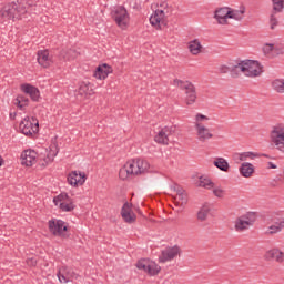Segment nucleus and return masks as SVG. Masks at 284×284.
Wrapping results in <instances>:
<instances>
[{
    "mask_svg": "<svg viewBox=\"0 0 284 284\" xmlns=\"http://www.w3.org/2000/svg\"><path fill=\"white\" fill-rule=\"evenodd\" d=\"M245 17V7L242 6L240 9L229 8V19H234V21H243Z\"/></svg>",
    "mask_w": 284,
    "mask_h": 284,
    "instance_id": "obj_28",
    "label": "nucleus"
},
{
    "mask_svg": "<svg viewBox=\"0 0 284 284\" xmlns=\"http://www.w3.org/2000/svg\"><path fill=\"white\" fill-rule=\"evenodd\" d=\"M3 165V158L0 156V168Z\"/></svg>",
    "mask_w": 284,
    "mask_h": 284,
    "instance_id": "obj_49",
    "label": "nucleus"
},
{
    "mask_svg": "<svg viewBox=\"0 0 284 284\" xmlns=\"http://www.w3.org/2000/svg\"><path fill=\"white\" fill-rule=\"evenodd\" d=\"M273 51H274V54H284V43L274 41L273 42Z\"/></svg>",
    "mask_w": 284,
    "mask_h": 284,
    "instance_id": "obj_44",
    "label": "nucleus"
},
{
    "mask_svg": "<svg viewBox=\"0 0 284 284\" xmlns=\"http://www.w3.org/2000/svg\"><path fill=\"white\" fill-rule=\"evenodd\" d=\"M159 272H161V267L154 262L149 260L148 274H150V276H156Z\"/></svg>",
    "mask_w": 284,
    "mask_h": 284,
    "instance_id": "obj_41",
    "label": "nucleus"
},
{
    "mask_svg": "<svg viewBox=\"0 0 284 284\" xmlns=\"http://www.w3.org/2000/svg\"><path fill=\"white\" fill-rule=\"evenodd\" d=\"M26 12H28V10L23 4V0H18V1H13L6 4L0 10V17L2 21H4L6 23H9V21H17L19 19H22Z\"/></svg>",
    "mask_w": 284,
    "mask_h": 284,
    "instance_id": "obj_3",
    "label": "nucleus"
},
{
    "mask_svg": "<svg viewBox=\"0 0 284 284\" xmlns=\"http://www.w3.org/2000/svg\"><path fill=\"white\" fill-rule=\"evenodd\" d=\"M272 90L277 94H284V79L277 78L271 82Z\"/></svg>",
    "mask_w": 284,
    "mask_h": 284,
    "instance_id": "obj_32",
    "label": "nucleus"
},
{
    "mask_svg": "<svg viewBox=\"0 0 284 284\" xmlns=\"http://www.w3.org/2000/svg\"><path fill=\"white\" fill-rule=\"evenodd\" d=\"M53 203L60 207L62 212H72V210H74V203H72L68 193H61L53 197Z\"/></svg>",
    "mask_w": 284,
    "mask_h": 284,
    "instance_id": "obj_11",
    "label": "nucleus"
},
{
    "mask_svg": "<svg viewBox=\"0 0 284 284\" xmlns=\"http://www.w3.org/2000/svg\"><path fill=\"white\" fill-rule=\"evenodd\" d=\"M60 57L64 59L65 61H72L73 59H77L79 57V52L74 49H68V50H62L60 52Z\"/></svg>",
    "mask_w": 284,
    "mask_h": 284,
    "instance_id": "obj_33",
    "label": "nucleus"
},
{
    "mask_svg": "<svg viewBox=\"0 0 284 284\" xmlns=\"http://www.w3.org/2000/svg\"><path fill=\"white\" fill-rule=\"evenodd\" d=\"M93 85L90 82H81L78 89V93L80 97H92L94 94L93 92Z\"/></svg>",
    "mask_w": 284,
    "mask_h": 284,
    "instance_id": "obj_29",
    "label": "nucleus"
},
{
    "mask_svg": "<svg viewBox=\"0 0 284 284\" xmlns=\"http://www.w3.org/2000/svg\"><path fill=\"white\" fill-rule=\"evenodd\" d=\"M49 232L53 236H60V239H69L70 234H68V223L63 220L52 219L48 222Z\"/></svg>",
    "mask_w": 284,
    "mask_h": 284,
    "instance_id": "obj_7",
    "label": "nucleus"
},
{
    "mask_svg": "<svg viewBox=\"0 0 284 284\" xmlns=\"http://www.w3.org/2000/svg\"><path fill=\"white\" fill-rule=\"evenodd\" d=\"M176 190H178L176 184L175 185H171V192H176Z\"/></svg>",
    "mask_w": 284,
    "mask_h": 284,
    "instance_id": "obj_48",
    "label": "nucleus"
},
{
    "mask_svg": "<svg viewBox=\"0 0 284 284\" xmlns=\"http://www.w3.org/2000/svg\"><path fill=\"white\" fill-rule=\"evenodd\" d=\"M165 14H168V10L165 9H156L152 16L150 17V23L153 26L155 30H161V24L165 19Z\"/></svg>",
    "mask_w": 284,
    "mask_h": 284,
    "instance_id": "obj_13",
    "label": "nucleus"
},
{
    "mask_svg": "<svg viewBox=\"0 0 284 284\" xmlns=\"http://www.w3.org/2000/svg\"><path fill=\"white\" fill-rule=\"evenodd\" d=\"M29 100L26 98V95H18L13 100V104L19 108V110H23V108L28 106Z\"/></svg>",
    "mask_w": 284,
    "mask_h": 284,
    "instance_id": "obj_37",
    "label": "nucleus"
},
{
    "mask_svg": "<svg viewBox=\"0 0 284 284\" xmlns=\"http://www.w3.org/2000/svg\"><path fill=\"white\" fill-rule=\"evenodd\" d=\"M213 165H215L217 170H221V172H230V163L225 158H215Z\"/></svg>",
    "mask_w": 284,
    "mask_h": 284,
    "instance_id": "obj_31",
    "label": "nucleus"
},
{
    "mask_svg": "<svg viewBox=\"0 0 284 284\" xmlns=\"http://www.w3.org/2000/svg\"><path fill=\"white\" fill-rule=\"evenodd\" d=\"M37 61L41 68H50L54 63L52 60V55H50V51L48 49L39 50L37 52Z\"/></svg>",
    "mask_w": 284,
    "mask_h": 284,
    "instance_id": "obj_15",
    "label": "nucleus"
},
{
    "mask_svg": "<svg viewBox=\"0 0 284 284\" xmlns=\"http://www.w3.org/2000/svg\"><path fill=\"white\" fill-rule=\"evenodd\" d=\"M211 191L215 199H225V194H227V191L223 186L216 185V183L213 184Z\"/></svg>",
    "mask_w": 284,
    "mask_h": 284,
    "instance_id": "obj_35",
    "label": "nucleus"
},
{
    "mask_svg": "<svg viewBox=\"0 0 284 284\" xmlns=\"http://www.w3.org/2000/svg\"><path fill=\"white\" fill-rule=\"evenodd\" d=\"M214 19L219 26H227L230 23V7H222L215 10Z\"/></svg>",
    "mask_w": 284,
    "mask_h": 284,
    "instance_id": "obj_14",
    "label": "nucleus"
},
{
    "mask_svg": "<svg viewBox=\"0 0 284 284\" xmlns=\"http://www.w3.org/2000/svg\"><path fill=\"white\" fill-rule=\"evenodd\" d=\"M235 161H241L242 163H245V161H254L258 154L247 151L242 153H235Z\"/></svg>",
    "mask_w": 284,
    "mask_h": 284,
    "instance_id": "obj_30",
    "label": "nucleus"
},
{
    "mask_svg": "<svg viewBox=\"0 0 284 284\" xmlns=\"http://www.w3.org/2000/svg\"><path fill=\"white\" fill-rule=\"evenodd\" d=\"M276 14H281V12H274L271 11L270 18H268V24L271 30H276L280 26L278 17Z\"/></svg>",
    "mask_w": 284,
    "mask_h": 284,
    "instance_id": "obj_36",
    "label": "nucleus"
},
{
    "mask_svg": "<svg viewBox=\"0 0 284 284\" xmlns=\"http://www.w3.org/2000/svg\"><path fill=\"white\" fill-rule=\"evenodd\" d=\"M283 229H284V219L268 226L266 234H278V232H283Z\"/></svg>",
    "mask_w": 284,
    "mask_h": 284,
    "instance_id": "obj_34",
    "label": "nucleus"
},
{
    "mask_svg": "<svg viewBox=\"0 0 284 284\" xmlns=\"http://www.w3.org/2000/svg\"><path fill=\"white\" fill-rule=\"evenodd\" d=\"M21 90L22 92H24V94H29L32 101H39L40 92L39 89H37V87L32 84H22Z\"/></svg>",
    "mask_w": 284,
    "mask_h": 284,
    "instance_id": "obj_26",
    "label": "nucleus"
},
{
    "mask_svg": "<svg viewBox=\"0 0 284 284\" xmlns=\"http://www.w3.org/2000/svg\"><path fill=\"white\" fill-rule=\"evenodd\" d=\"M270 141L271 145L277 150V152H281V154H284V123L280 122L276 123L271 128L270 131Z\"/></svg>",
    "mask_w": 284,
    "mask_h": 284,
    "instance_id": "obj_5",
    "label": "nucleus"
},
{
    "mask_svg": "<svg viewBox=\"0 0 284 284\" xmlns=\"http://www.w3.org/2000/svg\"><path fill=\"white\" fill-rule=\"evenodd\" d=\"M111 17L119 28L122 30L128 28V23H130V14L128 13V9H125V7L119 6L113 8L111 11Z\"/></svg>",
    "mask_w": 284,
    "mask_h": 284,
    "instance_id": "obj_8",
    "label": "nucleus"
},
{
    "mask_svg": "<svg viewBox=\"0 0 284 284\" xmlns=\"http://www.w3.org/2000/svg\"><path fill=\"white\" fill-rule=\"evenodd\" d=\"M179 91L181 95V101L187 108L194 105L196 103V99L199 95L196 93V85L189 80H180L179 81Z\"/></svg>",
    "mask_w": 284,
    "mask_h": 284,
    "instance_id": "obj_4",
    "label": "nucleus"
},
{
    "mask_svg": "<svg viewBox=\"0 0 284 284\" xmlns=\"http://www.w3.org/2000/svg\"><path fill=\"white\" fill-rule=\"evenodd\" d=\"M187 48H189V52L193 57H199V54L203 52V44H201V40L199 39L191 40L187 44Z\"/></svg>",
    "mask_w": 284,
    "mask_h": 284,
    "instance_id": "obj_27",
    "label": "nucleus"
},
{
    "mask_svg": "<svg viewBox=\"0 0 284 284\" xmlns=\"http://www.w3.org/2000/svg\"><path fill=\"white\" fill-rule=\"evenodd\" d=\"M87 179L88 178L85 176V172L72 171L68 175V183H69V185H72L73 187H78V185H83V183H85Z\"/></svg>",
    "mask_w": 284,
    "mask_h": 284,
    "instance_id": "obj_16",
    "label": "nucleus"
},
{
    "mask_svg": "<svg viewBox=\"0 0 284 284\" xmlns=\"http://www.w3.org/2000/svg\"><path fill=\"white\" fill-rule=\"evenodd\" d=\"M239 172L244 179H252L255 172L254 164L250 162H243L239 168Z\"/></svg>",
    "mask_w": 284,
    "mask_h": 284,
    "instance_id": "obj_22",
    "label": "nucleus"
},
{
    "mask_svg": "<svg viewBox=\"0 0 284 284\" xmlns=\"http://www.w3.org/2000/svg\"><path fill=\"white\" fill-rule=\"evenodd\" d=\"M187 201H190V197L187 195V192L183 189L179 190V202H180V207H185L187 204Z\"/></svg>",
    "mask_w": 284,
    "mask_h": 284,
    "instance_id": "obj_39",
    "label": "nucleus"
},
{
    "mask_svg": "<svg viewBox=\"0 0 284 284\" xmlns=\"http://www.w3.org/2000/svg\"><path fill=\"white\" fill-rule=\"evenodd\" d=\"M119 176L122 181H125L128 178L133 176L130 171V166H126V164H124L123 168H121L119 171Z\"/></svg>",
    "mask_w": 284,
    "mask_h": 284,
    "instance_id": "obj_40",
    "label": "nucleus"
},
{
    "mask_svg": "<svg viewBox=\"0 0 284 284\" xmlns=\"http://www.w3.org/2000/svg\"><path fill=\"white\" fill-rule=\"evenodd\" d=\"M110 74H112V67H110L108 63H103L95 69L93 77L100 81H103L108 79Z\"/></svg>",
    "mask_w": 284,
    "mask_h": 284,
    "instance_id": "obj_18",
    "label": "nucleus"
},
{
    "mask_svg": "<svg viewBox=\"0 0 284 284\" xmlns=\"http://www.w3.org/2000/svg\"><path fill=\"white\" fill-rule=\"evenodd\" d=\"M211 121L210 116L203 113H195L193 118V128L195 136L200 143H207V141L214 139L212 129L207 126V122Z\"/></svg>",
    "mask_w": 284,
    "mask_h": 284,
    "instance_id": "obj_1",
    "label": "nucleus"
},
{
    "mask_svg": "<svg viewBox=\"0 0 284 284\" xmlns=\"http://www.w3.org/2000/svg\"><path fill=\"white\" fill-rule=\"evenodd\" d=\"M59 154V150L55 148L54 150L49 151L45 158H43L44 163L42 165H48V163H52L54 161V156Z\"/></svg>",
    "mask_w": 284,
    "mask_h": 284,
    "instance_id": "obj_43",
    "label": "nucleus"
},
{
    "mask_svg": "<svg viewBox=\"0 0 284 284\" xmlns=\"http://www.w3.org/2000/svg\"><path fill=\"white\" fill-rule=\"evenodd\" d=\"M263 156H266V159H270V155H267V154H263Z\"/></svg>",
    "mask_w": 284,
    "mask_h": 284,
    "instance_id": "obj_50",
    "label": "nucleus"
},
{
    "mask_svg": "<svg viewBox=\"0 0 284 284\" xmlns=\"http://www.w3.org/2000/svg\"><path fill=\"white\" fill-rule=\"evenodd\" d=\"M121 216L125 221V223H134L136 221V214L132 212V204L124 203L121 210Z\"/></svg>",
    "mask_w": 284,
    "mask_h": 284,
    "instance_id": "obj_20",
    "label": "nucleus"
},
{
    "mask_svg": "<svg viewBox=\"0 0 284 284\" xmlns=\"http://www.w3.org/2000/svg\"><path fill=\"white\" fill-rule=\"evenodd\" d=\"M247 77L248 79H256L263 74V65L256 60H237V67H235V77Z\"/></svg>",
    "mask_w": 284,
    "mask_h": 284,
    "instance_id": "obj_2",
    "label": "nucleus"
},
{
    "mask_svg": "<svg viewBox=\"0 0 284 284\" xmlns=\"http://www.w3.org/2000/svg\"><path fill=\"white\" fill-rule=\"evenodd\" d=\"M179 254V248L172 247V248H165L161 252V255L159 256L160 263H168V261H172L174 256Z\"/></svg>",
    "mask_w": 284,
    "mask_h": 284,
    "instance_id": "obj_25",
    "label": "nucleus"
},
{
    "mask_svg": "<svg viewBox=\"0 0 284 284\" xmlns=\"http://www.w3.org/2000/svg\"><path fill=\"white\" fill-rule=\"evenodd\" d=\"M60 283H70V277L68 275H65L64 273H62L61 271L58 272L57 274Z\"/></svg>",
    "mask_w": 284,
    "mask_h": 284,
    "instance_id": "obj_46",
    "label": "nucleus"
},
{
    "mask_svg": "<svg viewBox=\"0 0 284 284\" xmlns=\"http://www.w3.org/2000/svg\"><path fill=\"white\" fill-rule=\"evenodd\" d=\"M20 131L24 136H32L39 132V121L34 120V118H24L20 122Z\"/></svg>",
    "mask_w": 284,
    "mask_h": 284,
    "instance_id": "obj_10",
    "label": "nucleus"
},
{
    "mask_svg": "<svg viewBox=\"0 0 284 284\" xmlns=\"http://www.w3.org/2000/svg\"><path fill=\"white\" fill-rule=\"evenodd\" d=\"M41 159L43 158L39 156V153H37V151L30 149L26 150L21 154L22 165H27V168H32V165Z\"/></svg>",
    "mask_w": 284,
    "mask_h": 284,
    "instance_id": "obj_12",
    "label": "nucleus"
},
{
    "mask_svg": "<svg viewBox=\"0 0 284 284\" xmlns=\"http://www.w3.org/2000/svg\"><path fill=\"white\" fill-rule=\"evenodd\" d=\"M196 187H202L203 190H212L214 187V181L207 175H200L195 181Z\"/></svg>",
    "mask_w": 284,
    "mask_h": 284,
    "instance_id": "obj_23",
    "label": "nucleus"
},
{
    "mask_svg": "<svg viewBox=\"0 0 284 284\" xmlns=\"http://www.w3.org/2000/svg\"><path fill=\"white\" fill-rule=\"evenodd\" d=\"M276 168H278V166L276 164H274L273 162H267L268 170H276Z\"/></svg>",
    "mask_w": 284,
    "mask_h": 284,
    "instance_id": "obj_47",
    "label": "nucleus"
},
{
    "mask_svg": "<svg viewBox=\"0 0 284 284\" xmlns=\"http://www.w3.org/2000/svg\"><path fill=\"white\" fill-rule=\"evenodd\" d=\"M272 11L271 12H284V0H271Z\"/></svg>",
    "mask_w": 284,
    "mask_h": 284,
    "instance_id": "obj_38",
    "label": "nucleus"
},
{
    "mask_svg": "<svg viewBox=\"0 0 284 284\" xmlns=\"http://www.w3.org/2000/svg\"><path fill=\"white\" fill-rule=\"evenodd\" d=\"M265 261H274L275 263H284V252L278 247H273L265 252Z\"/></svg>",
    "mask_w": 284,
    "mask_h": 284,
    "instance_id": "obj_17",
    "label": "nucleus"
},
{
    "mask_svg": "<svg viewBox=\"0 0 284 284\" xmlns=\"http://www.w3.org/2000/svg\"><path fill=\"white\" fill-rule=\"evenodd\" d=\"M136 267H138V270H143V272H146V274H148V270L150 267V260L138 261Z\"/></svg>",
    "mask_w": 284,
    "mask_h": 284,
    "instance_id": "obj_45",
    "label": "nucleus"
},
{
    "mask_svg": "<svg viewBox=\"0 0 284 284\" xmlns=\"http://www.w3.org/2000/svg\"><path fill=\"white\" fill-rule=\"evenodd\" d=\"M210 216H213L212 204L205 202L204 204H202V206L197 211L196 219H197V221H201V223H203V222L207 221V219H210Z\"/></svg>",
    "mask_w": 284,
    "mask_h": 284,
    "instance_id": "obj_19",
    "label": "nucleus"
},
{
    "mask_svg": "<svg viewBox=\"0 0 284 284\" xmlns=\"http://www.w3.org/2000/svg\"><path fill=\"white\" fill-rule=\"evenodd\" d=\"M239 65V60L235 62H231L229 65L227 64H221L219 67V72L220 74H227L230 72L232 79H239V75H235V68Z\"/></svg>",
    "mask_w": 284,
    "mask_h": 284,
    "instance_id": "obj_24",
    "label": "nucleus"
},
{
    "mask_svg": "<svg viewBox=\"0 0 284 284\" xmlns=\"http://www.w3.org/2000/svg\"><path fill=\"white\" fill-rule=\"evenodd\" d=\"M154 141L161 145H168L170 141V129L164 126L163 129L159 130L154 136Z\"/></svg>",
    "mask_w": 284,
    "mask_h": 284,
    "instance_id": "obj_21",
    "label": "nucleus"
},
{
    "mask_svg": "<svg viewBox=\"0 0 284 284\" xmlns=\"http://www.w3.org/2000/svg\"><path fill=\"white\" fill-rule=\"evenodd\" d=\"M254 223H256V213L246 212L235 219L234 230L239 234H243V232H247V230L254 227Z\"/></svg>",
    "mask_w": 284,
    "mask_h": 284,
    "instance_id": "obj_6",
    "label": "nucleus"
},
{
    "mask_svg": "<svg viewBox=\"0 0 284 284\" xmlns=\"http://www.w3.org/2000/svg\"><path fill=\"white\" fill-rule=\"evenodd\" d=\"M262 52L265 54V57H272V54H275L274 43L273 42L264 43L262 47Z\"/></svg>",
    "mask_w": 284,
    "mask_h": 284,
    "instance_id": "obj_42",
    "label": "nucleus"
},
{
    "mask_svg": "<svg viewBox=\"0 0 284 284\" xmlns=\"http://www.w3.org/2000/svg\"><path fill=\"white\" fill-rule=\"evenodd\" d=\"M126 168L130 166L129 171H131V174L133 176H138V174H144V172H148L150 170V162L144 159H133L125 163Z\"/></svg>",
    "mask_w": 284,
    "mask_h": 284,
    "instance_id": "obj_9",
    "label": "nucleus"
}]
</instances>
